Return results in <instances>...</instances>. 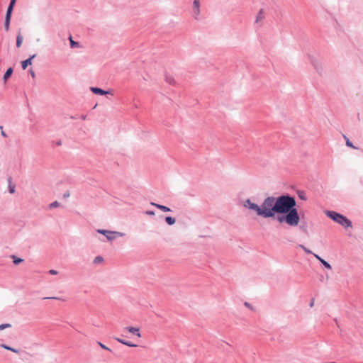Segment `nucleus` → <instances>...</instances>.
<instances>
[{"label": "nucleus", "mask_w": 363, "mask_h": 363, "mask_svg": "<svg viewBox=\"0 0 363 363\" xmlns=\"http://www.w3.org/2000/svg\"><path fill=\"white\" fill-rule=\"evenodd\" d=\"M69 195H70L69 192V191H67V192H66V193H65V194H64L63 196H64L65 198H66V197H69Z\"/></svg>", "instance_id": "obj_38"}, {"label": "nucleus", "mask_w": 363, "mask_h": 363, "mask_svg": "<svg viewBox=\"0 0 363 363\" xmlns=\"http://www.w3.org/2000/svg\"><path fill=\"white\" fill-rule=\"evenodd\" d=\"M13 263H14L15 264H19V263H21V262H23V259H21V258H17V257H16L15 256H13Z\"/></svg>", "instance_id": "obj_24"}, {"label": "nucleus", "mask_w": 363, "mask_h": 363, "mask_svg": "<svg viewBox=\"0 0 363 363\" xmlns=\"http://www.w3.org/2000/svg\"><path fill=\"white\" fill-rule=\"evenodd\" d=\"M192 11L194 14V18L195 19H198V16L200 15V1L199 0H194L193 1Z\"/></svg>", "instance_id": "obj_5"}, {"label": "nucleus", "mask_w": 363, "mask_h": 363, "mask_svg": "<svg viewBox=\"0 0 363 363\" xmlns=\"http://www.w3.org/2000/svg\"><path fill=\"white\" fill-rule=\"evenodd\" d=\"M69 40H70L71 47H72V48H74V47L77 45V43H76V42H74V41L72 40V37H69Z\"/></svg>", "instance_id": "obj_29"}, {"label": "nucleus", "mask_w": 363, "mask_h": 363, "mask_svg": "<svg viewBox=\"0 0 363 363\" xmlns=\"http://www.w3.org/2000/svg\"><path fill=\"white\" fill-rule=\"evenodd\" d=\"M346 145L352 148H356L349 139H347L346 140Z\"/></svg>", "instance_id": "obj_27"}, {"label": "nucleus", "mask_w": 363, "mask_h": 363, "mask_svg": "<svg viewBox=\"0 0 363 363\" xmlns=\"http://www.w3.org/2000/svg\"><path fill=\"white\" fill-rule=\"evenodd\" d=\"M128 332H130V333L133 334V335H135L136 336L138 337H141V334L140 333V330L138 328H135V327H127L125 328Z\"/></svg>", "instance_id": "obj_9"}, {"label": "nucleus", "mask_w": 363, "mask_h": 363, "mask_svg": "<svg viewBox=\"0 0 363 363\" xmlns=\"http://www.w3.org/2000/svg\"><path fill=\"white\" fill-rule=\"evenodd\" d=\"M11 1L16 3V0H11Z\"/></svg>", "instance_id": "obj_42"}, {"label": "nucleus", "mask_w": 363, "mask_h": 363, "mask_svg": "<svg viewBox=\"0 0 363 363\" xmlns=\"http://www.w3.org/2000/svg\"><path fill=\"white\" fill-rule=\"evenodd\" d=\"M15 4L16 3L12 2V1L10 2V4H9L8 9H7L6 17H11V12H12V10H13V8Z\"/></svg>", "instance_id": "obj_13"}, {"label": "nucleus", "mask_w": 363, "mask_h": 363, "mask_svg": "<svg viewBox=\"0 0 363 363\" xmlns=\"http://www.w3.org/2000/svg\"><path fill=\"white\" fill-rule=\"evenodd\" d=\"M115 340H117L118 342L122 343V344H123V342H126V340L121 339V338H115Z\"/></svg>", "instance_id": "obj_34"}, {"label": "nucleus", "mask_w": 363, "mask_h": 363, "mask_svg": "<svg viewBox=\"0 0 363 363\" xmlns=\"http://www.w3.org/2000/svg\"><path fill=\"white\" fill-rule=\"evenodd\" d=\"M145 214H147L148 216H154L155 212L153 211H146Z\"/></svg>", "instance_id": "obj_31"}, {"label": "nucleus", "mask_w": 363, "mask_h": 363, "mask_svg": "<svg viewBox=\"0 0 363 363\" xmlns=\"http://www.w3.org/2000/svg\"><path fill=\"white\" fill-rule=\"evenodd\" d=\"M314 305V298H312L310 302V307H313Z\"/></svg>", "instance_id": "obj_39"}, {"label": "nucleus", "mask_w": 363, "mask_h": 363, "mask_svg": "<svg viewBox=\"0 0 363 363\" xmlns=\"http://www.w3.org/2000/svg\"><path fill=\"white\" fill-rule=\"evenodd\" d=\"M22 42H23V37L21 35H18L17 36V39H16V46L18 48H20L22 44Z\"/></svg>", "instance_id": "obj_18"}, {"label": "nucleus", "mask_w": 363, "mask_h": 363, "mask_svg": "<svg viewBox=\"0 0 363 363\" xmlns=\"http://www.w3.org/2000/svg\"><path fill=\"white\" fill-rule=\"evenodd\" d=\"M11 326V325L9 324V323L1 324V325H0V330H2L5 328H10Z\"/></svg>", "instance_id": "obj_25"}, {"label": "nucleus", "mask_w": 363, "mask_h": 363, "mask_svg": "<svg viewBox=\"0 0 363 363\" xmlns=\"http://www.w3.org/2000/svg\"><path fill=\"white\" fill-rule=\"evenodd\" d=\"M297 194H298V196L300 199H301L303 201H306L307 199L305 191H298Z\"/></svg>", "instance_id": "obj_17"}, {"label": "nucleus", "mask_w": 363, "mask_h": 363, "mask_svg": "<svg viewBox=\"0 0 363 363\" xmlns=\"http://www.w3.org/2000/svg\"><path fill=\"white\" fill-rule=\"evenodd\" d=\"M35 57V55H32L28 59L22 62V68L23 69H26L28 65L32 64V60Z\"/></svg>", "instance_id": "obj_11"}, {"label": "nucleus", "mask_w": 363, "mask_h": 363, "mask_svg": "<svg viewBox=\"0 0 363 363\" xmlns=\"http://www.w3.org/2000/svg\"><path fill=\"white\" fill-rule=\"evenodd\" d=\"M0 130H1V131L3 130V126L2 125H0Z\"/></svg>", "instance_id": "obj_41"}, {"label": "nucleus", "mask_w": 363, "mask_h": 363, "mask_svg": "<svg viewBox=\"0 0 363 363\" xmlns=\"http://www.w3.org/2000/svg\"><path fill=\"white\" fill-rule=\"evenodd\" d=\"M15 4L16 3L12 2V1L10 2V4H9L8 9H7L6 17H11V12H12V10H13V8Z\"/></svg>", "instance_id": "obj_12"}, {"label": "nucleus", "mask_w": 363, "mask_h": 363, "mask_svg": "<svg viewBox=\"0 0 363 363\" xmlns=\"http://www.w3.org/2000/svg\"><path fill=\"white\" fill-rule=\"evenodd\" d=\"M123 233H119V232H117V231H115V238L117 237V236H123Z\"/></svg>", "instance_id": "obj_36"}, {"label": "nucleus", "mask_w": 363, "mask_h": 363, "mask_svg": "<svg viewBox=\"0 0 363 363\" xmlns=\"http://www.w3.org/2000/svg\"><path fill=\"white\" fill-rule=\"evenodd\" d=\"M244 305H245L247 308H250V309H251V310H253V307H252V306L250 303H248V302H245Z\"/></svg>", "instance_id": "obj_30"}, {"label": "nucleus", "mask_w": 363, "mask_h": 363, "mask_svg": "<svg viewBox=\"0 0 363 363\" xmlns=\"http://www.w3.org/2000/svg\"><path fill=\"white\" fill-rule=\"evenodd\" d=\"M325 214L330 219L339 223L344 228L352 227V222L344 215L333 211H327Z\"/></svg>", "instance_id": "obj_3"}, {"label": "nucleus", "mask_w": 363, "mask_h": 363, "mask_svg": "<svg viewBox=\"0 0 363 363\" xmlns=\"http://www.w3.org/2000/svg\"><path fill=\"white\" fill-rule=\"evenodd\" d=\"M94 238L102 242L109 241L113 238V232L106 230H98L97 233L94 235Z\"/></svg>", "instance_id": "obj_4"}, {"label": "nucleus", "mask_w": 363, "mask_h": 363, "mask_svg": "<svg viewBox=\"0 0 363 363\" xmlns=\"http://www.w3.org/2000/svg\"><path fill=\"white\" fill-rule=\"evenodd\" d=\"M49 273H50V274L55 275V274H57V272L56 270H55V269H50V270L49 271Z\"/></svg>", "instance_id": "obj_33"}, {"label": "nucleus", "mask_w": 363, "mask_h": 363, "mask_svg": "<svg viewBox=\"0 0 363 363\" xmlns=\"http://www.w3.org/2000/svg\"><path fill=\"white\" fill-rule=\"evenodd\" d=\"M244 207L253 211L259 216L264 218H274L277 214L276 197L270 196L264 199L261 206L252 203L250 199L244 201Z\"/></svg>", "instance_id": "obj_2"}, {"label": "nucleus", "mask_w": 363, "mask_h": 363, "mask_svg": "<svg viewBox=\"0 0 363 363\" xmlns=\"http://www.w3.org/2000/svg\"><path fill=\"white\" fill-rule=\"evenodd\" d=\"M123 345H127V346L130 347H138V345L132 343L130 341H126V342H123Z\"/></svg>", "instance_id": "obj_23"}, {"label": "nucleus", "mask_w": 363, "mask_h": 363, "mask_svg": "<svg viewBox=\"0 0 363 363\" xmlns=\"http://www.w3.org/2000/svg\"><path fill=\"white\" fill-rule=\"evenodd\" d=\"M10 19H11V17H6L5 18V28H6V30H8L9 28Z\"/></svg>", "instance_id": "obj_22"}, {"label": "nucleus", "mask_w": 363, "mask_h": 363, "mask_svg": "<svg viewBox=\"0 0 363 363\" xmlns=\"http://www.w3.org/2000/svg\"><path fill=\"white\" fill-rule=\"evenodd\" d=\"M103 262H104V258L101 256H97L94 259V263L96 264L102 263Z\"/></svg>", "instance_id": "obj_19"}, {"label": "nucleus", "mask_w": 363, "mask_h": 363, "mask_svg": "<svg viewBox=\"0 0 363 363\" xmlns=\"http://www.w3.org/2000/svg\"><path fill=\"white\" fill-rule=\"evenodd\" d=\"M298 247H301L307 254H309V255H311V254L313 255L314 254V253L312 252L311 250H310L309 249L306 248L303 245H299Z\"/></svg>", "instance_id": "obj_21"}, {"label": "nucleus", "mask_w": 363, "mask_h": 363, "mask_svg": "<svg viewBox=\"0 0 363 363\" xmlns=\"http://www.w3.org/2000/svg\"><path fill=\"white\" fill-rule=\"evenodd\" d=\"M52 298H54V299H60V298H57V297H53Z\"/></svg>", "instance_id": "obj_43"}, {"label": "nucleus", "mask_w": 363, "mask_h": 363, "mask_svg": "<svg viewBox=\"0 0 363 363\" xmlns=\"http://www.w3.org/2000/svg\"><path fill=\"white\" fill-rule=\"evenodd\" d=\"M1 135H2L3 137H4V138H6V137L7 136V135H6V133H5L4 130H2V131L1 132Z\"/></svg>", "instance_id": "obj_40"}, {"label": "nucleus", "mask_w": 363, "mask_h": 363, "mask_svg": "<svg viewBox=\"0 0 363 363\" xmlns=\"http://www.w3.org/2000/svg\"><path fill=\"white\" fill-rule=\"evenodd\" d=\"M9 192L11 194H13L15 192V187L13 186H10L9 188Z\"/></svg>", "instance_id": "obj_35"}, {"label": "nucleus", "mask_w": 363, "mask_h": 363, "mask_svg": "<svg viewBox=\"0 0 363 363\" xmlns=\"http://www.w3.org/2000/svg\"><path fill=\"white\" fill-rule=\"evenodd\" d=\"M150 205L155 206L156 208H157L158 209L161 210L163 212H170V211H172V210L169 207H167L166 206L158 204V203H154V202H151Z\"/></svg>", "instance_id": "obj_7"}, {"label": "nucleus", "mask_w": 363, "mask_h": 363, "mask_svg": "<svg viewBox=\"0 0 363 363\" xmlns=\"http://www.w3.org/2000/svg\"><path fill=\"white\" fill-rule=\"evenodd\" d=\"M29 72L30 73V74H31L32 77H33V78H35V72H33V69H30V70H29Z\"/></svg>", "instance_id": "obj_37"}, {"label": "nucleus", "mask_w": 363, "mask_h": 363, "mask_svg": "<svg viewBox=\"0 0 363 363\" xmlns=\"http://www.w3.org/2000/svg\"><path fill=\"white\" fill-rule=\"evenodd\" d=\"M99 345L101 346V348L104 349V350H108L109 351H111V349L108 348L107 347H106L104 345H103L102 343L101 342H99Z\"/></svg>", "instance_id": "obj_32"}, {"label": "nucleus", "mask_w": 363, "mask_h": 363, "mask_svg": "<svg viewBox=\"0 0 363 363\" xmlns=\"http://www.w3.org/2000/svg\"><path fill=\"white\" fill-rule=\"evenodd\" d=\"M311 62L312 63V65L314 66L315 69L319 72V68H318V64L316 63V62H315V60H311Z\"/></svg>", "instance_id": "obj_28"}, {"label": "nucleus", "mask_w": 363, "mask_h": 363, "mask_svg": "<svg viewBox=\"0 0 363 363\" xmlns=\"http://www.w3.org/2000/svg\"><path fill=\"white\" fill-rule=\"evenodd\" d=\"M277 220L279 223H286L290 226H296L300 221V216L296 202L294 196L289 194L281 195L276 197Z\"/></svg>", "instance_id": "obj_1"}, {"label": "nucleus", "mask_w": 363, "mask_h": 363, "mask_svg": "<svg viewBox=\"0 0 363 363\" xmlns=\"http://www.w3.org/2000/svg\"><path fill=\"white\" fill-rule=\"evenodd\" d=\"M265 17L264 9H261L257 14L255 23H258L262 21Z\"/></svg>", "instance_id": "obj_10"}, {"label": "nucleus", "mask_w": 363, "mask_h": 363, "mask_svg": "<svg viewBox=\"0 0 363 363\" xmlns=\"http://www.w3.org/2000/svg\"><path fill=\"white\" fill-rule=\"evenodd\" d=\"M13 69L11 67L9 68L4 76V81H6L12 74Z\"/></svg>", "instance_id": "obj_16"}, {"label": "nucleus", "mask_w": 363, "mask_h": 363, "mask_svg": "<svg viewBox=\"0 0 363 363\" xmlns=\"http://www.w3.org/2000/svg\"><path fill=\"white\" fill-rule=\"evenodd\" d=\"M59 206H60L59 202H57V201H54V202H52V203H51L50 204V208H55V207H58Z\"/></svg>", "instance_id": "obj_26"}, {"label": "nucleus", "mask_w": 363, "mask_h": 363, "mask_svg": "<svg viewBox=\"0 0 363 363\" xmlns=\"http://www.w3.org/2000/svg\"><path fill=\"white\" fill-rule=\"evenodd\" d=\"M1 347L7 350H10V351H12L13 352H15V353H18V350H16L14 348H12L9 346H7V345H1Z\"/></svg>", "instance_id": "obj_20"}, {"label": "nucleus", "mask_w": 363, "mask_h": 363, "mask_svg": "<svg viewBox=\"0 0 363 363\" xmlns=\"http://www.w3.org/2000/svg\"><path fill=\"white\" fill-rule=\"evenodd\" d=\"M91 91L96 94H101V95H103V94H111V91H104L100 88H96V87H91Z\"/></svg>", "instance_id": "obj_8"}, {"label": "nucleus", "mask_w": 363, "mask_h": 363, "mask_svg": "<svg viewBox=\"0 0 363 363\" xmlns=\"http://www.w3.org/2000/svg\"><path fill=\"white\" fill-rule=\"evenodd\" d=\"M313 255L325 268L328 269H332L331 265L327 261L320 257L318 255L313 254Z\"/></svg>", "instance_id": "obj_6"}, {"label": "nucleus", "mask_w": 363, "mask_h": 363, "mask_svg": "<svg viewBox=\"0 0 363 363\" xmlns=\"http://www.w3.org/2000/svg\"><path fill=\"white\" fill-rule=\"evenodd\" d=\"M165 81L168 84H172V85H175V84H176V82H175L174 77L172 76H171V75H167V74L165 76Z\"/></svg>", "instance_id": "obj_14"}, {"label": "nucleus", "mask_w": 363, "mask_h": 363, "mask_svg": "<svg viewBox=\"0 0 363 363\" xmlns=\"http://www.w3.org/2000/svg\"><path fill=\"white\" fill-rule=\"evenodd\" d=\"M165 221L169 225H172L175 223L176 219L175 218L172 216H166Z\"/></svg>", "instance_id": "obj_15"}]
</instances>
